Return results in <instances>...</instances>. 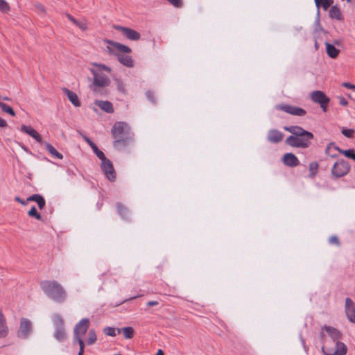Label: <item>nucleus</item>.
Here are the masks:
<instances>
[{
  "mask_svg": "<svg viewBox=\"0 0 355 355\" xmlns=\"http://www.w3.org/2000/svg\"><path fill=\"white\" fill-rule=\"evenodd\" d=\"M55 327L54 337L58 341H62L66 338V333L64 328V321L60 315L56 314L53 318Z\"/></svg>",
  "mask_w": 355,
  "mask_h": 355,
  "instance_id": "nucleus-7",
  "label": "nucleus"
},
{
  "mask_svg": "<svg viewBox=\"0 0 355 355\" xmlns=\"http://www.w3.org/2000/svg\"><path fill=\"white\" fill-rule=\"evenodd\" d=\"M302 343H303V345L305 344V342L304 341V340H302Z\"/></svg>",
  "mask_w": 355,
  "mask_h": 355,
  "instance_id": "nucleus-60",
  "label": "nucleus"
},
{
  "mask_svg": "<svg viewBox=\"0 0 355 355\" xmlns=\"http://www.w3.org/2000/svg\"><path fill=\"white\" fill-rule=\"evenodd\" d=\"M100 159L101 160V167L105 177L111 182L115 181L116 172L112 162L105 155Z\"/></svg>",
  "mask_w": 355,
  "mask_h": 355,
  "instance_id": "nucleus-8",
  "label": "nucleus"
},
{
  "mask_svg": "<svg viewBox=\"0 0 355 355\" xmlns=\"http://www.w3.org/2000/svg\"><path fill=\"white\" fill-rule=\"evenodd\" d=\"M331 153H336L334 150H331Z\"/></svg>",
  "mask_w": 355,
  "mask_h": 355,
  "instance_id": "nucleus-59",
  "label": "nucleus"
},
{
  "mask_svg": "<svg viewBox=\"0 0 355 355\" xmlns=\"http://www.w3.org/2000/svg\"><path fill=\"white\" fill-rule=\"evenodd\" d=\"M118 214L123 218L127 219L129 216V211L120 202L116 204Z\"/></svg>",
  "mask_w": 355,
  "mask_h": 355,
  "instance_id": "nucleus-30",
  "label": "nucleus"
},
{
  "mask_svg": "<svg viewBox=\"0 0 355 355\" xmlns=\"http://www.w3.org/2000/svg\"><path fill=\"white\" fill-rule=\"evenodd\" d=\"M284 129L292 134L285 141L287 145L292 147L308 148L313 139V135L311 132L304 130L300 126H284Z\"/></svg>",
  "mask_w": 355,
  "mask_h": 355,
  "instance_id": "nucleus-1",
  "label": "nucleus"
},
{
  "mask_svg": "<svg viewBox=\"0 0 355 355\" xmlns=\"http://www.w3.org/2000/svg\"><path fill=\"white\" fill-rule=\"evenodd\" d=\"M28 215L30 217L35 218L37 220H40L42 219L41 215L37 212L36 207L33 206L31 209L28 211Z\"/></svg>",
  "mask_w": 355,
  "mask_h": 355,
  "instance_id": "nucleus-35",
  "label": "nucleus"
},
{
  "mask_svg": "<svg viewBox=\"0 0 355 355\" xmlns=\"http://www.w3.org/2000/svg\"><path fill=\"white\" fill-rule=\"evenodd\" d=\"M331 150L338 151L340 153V150H343L338 146H336L334 142L329 143L325 149V154L331 158H336L338 157L336 153H331Z\"/></svg>",
  "mask_w": 355,
  "mask_h": 355,
  "instance_id": "nucleus-26",
  "label": "nucleus"
},
{
  "mask_svg": "<svg viewBox=\"0 0 355 355\" xmlns=\"http://www.w3.org/2000/svg\"><path fill=\"white\" fill-rule=\"evenodd\" d=\"M276 108L294 116H304L306 113V111L301 107L289 105H277Z\"/></svg>",
  "mask_w": 355,
  "mask_h": 355,
  "instance_id": "nucleus-14",
  "label": "nucleus"
},
{
  "mask_svg": "<svg viewBox=\"0 0 355 355\" xmlns=\"http://www.w3.org/2000/svg\"><path fill=\"white\" fill-rule=\"evenodd\" d=\"M156 355H164V352L162 349H159L156 354Z\"/></svg>",
  "mask_w": 355,
  "mask_h": 355,
  "instance_id": "nucleus-57",
  "label": "nucleus"
},
{
  "mask_svg": "<svg viewBox=\"0 0 355 355\" xmlns=\"http://www.w3.org/2000/svg\"><path fill=\"white\" fill-rule=\"evenodd\" d=\"M67 17L75 25H76L77 26L80 27L81 29L83 30H85L87 28L86 27V25L78 21V20H76L73 17H72L71 15L69 14H67Z\"/></svg>",
  "mask_w": 355,
  "mask_h": 355,
  "instance_id": "nucleus-36",
  "label": "nucleus"
},
{
  "mask_svg": "<svg viewBox=\"0 0 355 355\" xmlns=\"http://www.w3.org/2000/svg\"><path fill=\"white\" fill-rule=\"evenodd\" d=\"M0 108L2 112L7 113L12 116H15L16 115L15 111L10 106H9L8 105H7L3 102L0 103Z\"/></svg>",
  "mask_w": 355,
  "mask_h": 355,
  "instance_id": "nucleus-31",
  "label": "nucleus"
},
{
  "mask_svg": "<svg viewBox=\"0 0 355 355\" xmlns=\"http://www.w3.org/2000/svg\"><path fill=\"white\" fill-rule=\"evenodd\" d=\"M8 333V328L6 325V320L0 309V338H5Z\"/></svg>",
  "mask_w": 355,
  "mask_h": 355,
  "instance_id": "nucleus-23",
  "label": "nucleus"
},
{
  "mask_svg": "<svg viewBox=\"0 0 355 355\" xmlns=\"http://www.w3.org/2000/svg\"><path fill=\"white\" fill-rule=\"evenodd\" d=\"M26 201H34V202H35L37 204L38 207L40 209H44V207H45V205H46V202H45L44 198L41 195H40V194H33V195L29 196L26 199Z\"/></svg>",
  "mask_w": 355,
  "mask_h": 355,
  "instance_id": "nucleus-25",
  "label": "nucleus"
},
{
  "mask_svg": "<svg viewBox=\"0 0 355 355\" xmlns=\"http://www.w3.org/2000/svg\"><path fill=\"white\" fill-rule=\"evenodd\" d=\"M315 30H318L319 28L322 29L321 26H320V23L319 15H318V18H317V19L315 21Z\"/></svg>",
  "mask_w": 355,
  "mask_h": 355,
  "instance_id": "nucleus-50",
  "label": "nucleus"
},
{
  "mask_svg": "<svg viewBox=\"0 0 355 355\" xmlns=\"http://www.w3.org/2000/svg\"><path fill=\"white\" fill-rule=\"evenodd\" d=\"M340 153L343 154L348 158H351L354 160L355 158V152L353 149L340 150Z\"/></svg>",
  "mask_w": 355,
  "mask_h": 355,
  "instance_id": "nucleus-39",
  "label": "nucleus"
},
{
  "mask_svg": "<svg viewBox=\"0 0 355 355\" xmlns=\"http://www.w3.org/2000/svg\"><path fill=\"white\" fill-rule=\"evenodd\" d=\"M343 86L347 89H350L355 91V85L353 84H351L350 83H344L343 84Z\"/></svg>",
  "mask_w": 355,
  "mask_h": 355,
  "instance_id": "nucleus-47",
  "label": "nucleus"
},
{
  "mask_svg": "<svg viewBox=\"0 0 355 355\" xmlns=\"http://www.w3.org/2000/svg\"><path fill=\"white\" fill-rule=\"evenodd\" d=\"M318 168L319 164L317 162H312L309 164V168L311 177H314L317 174Z\"/></svg>",
  "mask_w": 355,
  "mask_h": 355,
  "instance_id": "nucleus-33",
  "label": "nucleus"
},
{
  "mask_svg": "<svg viewBox=\"0 0 355 355\" xmlns=\"http://www.w3.org/2000/svg\"><path fill=\"white\" fill-rule=\"evenodd\" d=\"M95 105L99 107L102 110L107 113L114 112V108L112 103L107 101H96Z\"/></svg>",
  "mask_w": 355,
  "mask_h": 355,
  "instance_id": "nucleus-22",
  "label": "nucleus"
},
{
  "mask_svg": "<svg viewBox=\"0 0 355 355\" xmlns=\"http://www.w3.org/2000/svg\"><path fill=\"white\" fill-rule=\"evenodd\" d=\"M329 16L331 19H335L338 21L343 19L342 13L338 6H332L329 11Z\"/></svg>",
  "mask_w": 355,
  "mask_h": 355,
  "instance_id": "nucleus-24",
  "label": "nucleus"
},
{
  "mask_svg": "<svg viewBox=\"0 0 355 355\" xmlns=\"http://www.w3.org/2000/svg\"><path fill=\"white\" fill-rule=\"evenodd\" d=\"M340 104L342 105H347L348 104V102L345 98L341 97L340 99Z\"/></svg>",
  "mask_w": 355,
  "mask_h": 355,
  "instance_id": "nucleus-54",
  "label": "nucleus"
},
{
  "mask_svg": "<svg viewBox=\"0 0 355 355\" xmlns=\"http://www.w3.org/2000/svg\"><path fill=\"white\" fill-rule=\"evenodd\" d=\"M146 96L147 97V98L153 103H156V101L154 98V94L153 92H151L150 91H147L146 93Z\"/></svg>",
  "mask_w": 355,
  "mask_h": 355,
  "instance_id": "nucleus-44",
  "label": "nucleus"
},
{
  "mask_svg": "<svg viewBox=\"0 0 355 355\" xmlns=\"http://www.w3.org/2000/svg\"><path fill=\"white\" fill-rule=\"evenodd\" d=\"M90 71L94 76L93 86L103 87L110 85V80L107 76L98 73L94 69H91Z\"/></svg>",
  "mask_w": 355,
  "mask_h": 355,
  "instance_id": "nucleus-11",
  "label": "nucleus"
},
{
  "mask_svg": "<svg viewBox=\"0 0 355 355\" xmlns=\"http://www.w3.org/2000/svg\"><path fill=\"white\" fill-rule=\"evenodd\" d=\"M15 200L23 205H26L27 204V202H28V201H26V200H25L20 198L19 196H16L15 198Z\"/></svg>",
  "mask_w": 355,
  "mask_h": 355,
  "instance_id": "nucleus-48",
  "label": "nucleus"
},
{
  "mask_svg": "<svg viewBox=\"0 0 355 355\" xmlns=\"http://www.w3.org/2000/svg\"><path fill=\"white\" fill-rule=\"evenodd\" d=\"M40 285L44 294L53 302L62 304L67 300V291L58 282L44 280Z\"/></svg>",
  "mask_w": 355,
  "mask_h": 355,
  "instance_id": "nucleus-2",
  "label": "nucleus"
},
{
  "mask_svg": "<svg viewBox=\"0 0 355 355\" xmlns=\"http://www.w3.org/2000/svg\"><path fill=\"white\" fill-rule=\"evenodd\" d=\"M159 304V302L157 301H154V300H152V301H149L147 302V305L148 306H156Z\"/></svg>",
  "mask_w": 355,
  "mask_h": 355,
  "instance_id": "nucleus-53",
  "label": "nucleus"
},
{
  "mask_svg": "<svg viewBox=\"0 0 355 355\" xmlns=\"http://www.w3.org/2000/svg\"><path fill=\"white\" fill-rule=\"evenodd\" d=\"M329 241L331 244L339 245L340 242L336 236H332L329 238Z\"/></svg>",
  "mask_w": 355,
  "mask_h": 355,
  "instance_id": "nucleus-45",
  "label": "nucleus"
},
{
  "mask_svg": "<svg viewBox=\"0 0 355 355\" xmlns=\"http://www.w3.org/2000/svg\"><path fill=\"white\" fill-rule=\"evenodd\" d=\"M36 8H37L39 10H40V11H42V12H46V8H45V7H44L42 4H40V3L37 4V5H36Z\"/></svg>",
  "mask_w": 355,
  "mask_h": 355,
  "instance_id": "nucleus-52",
  "label": "nucleus"
},
{
  "mask_svg": "<svg viewBox=\"0 0 355 355\" xmlns=\"http://www.w3.org/2000/svg\"><path fill=\"white\" fill-rule=\"evenodd\" d=\"M320 338L322 343V352H324L328 349V346H333L338 340H340L342 334L337 329L331 326L324 325L321 327Z\"/></svg>",
  "mask_w": 355,
  "mask_h": 355,
  "instance_id": "nucleus-4",
  "label": "nucleus"
},
{
  "mask_svg": "<svg viewBox=\"0 0 355 355\" xmlns=\"http://www.w3.org/2000/svg\"><path fill=\"white\" fill-rule=\"evenodd\" d=\"M341 132L346 137L352 138L354 134V130L353 129H347L345 128H343Z\"/></svg>",
  "mask_w": 355,
  "mask_h": 355,
  "instance_id": "nucleus-40",
  "label": "nucleus"
},
{
  "mask_svg": "<svg viewBox=\"0 0 355 355\" xmlns=\"http://www.w3.org/2000/svg\"><path fill=\"white\" fill-rule=\"evenodd\" d=\"M62 90L72 105H73L75 107H79L80 105L78 96L75 92L69 90L66 87H64Z\"/></svg>",
  "mask_w": 355,
  "mask_h": 355,
  "instance_id": "nucleus-19",
  "label": "nucleus"
},
{
  "mask_svg": "<svg viewBox=\"0 0 355 355\" xmlns=\"http://www.w3.org/2000/svg\"><path fill=\"white\" fill-rule=\"evenodd\" d=\"M114 28L120 31L125 37L130 40L137 41L141 37L140 34L137 31L130 28L115 25L114 26Z\"/></svg>",
  "mask_w": 355,
  "mask_h": 355,
  "instance_id": "nucleus-12",
  "label": "nucleus"
},
{
  "mask_svg": "<svg viewBox=\"0 0 355 355\" xmlns=\"http://www.w3.org/2000/svg\"><path fill=\"white\" fill-rule=\"evenodd\" d=\"M103 332L105 335L109 336H115L116 335V329L114 327H107L104 328Z\"/></svg>",
  "mask_w": 355,
  "mask_h": 355,
  "instance_id": "nucleus-38",
  "label": "nucleus"
},
{
  "mask_svg": "<svg viewBox=\"0 0 355 355\" xmlns=\"http://www.w3.org/2000/svg\"><path fill=\"white\" fill-rule=\"evenodd\" d=\"M115 83L118 91L122 94H125V88L123 81L120 79L116 78Z\"/></svg>",
  "mask_w": 355,
  "mask_h": 355,
  "instance_id": "nucleus-37",
  "label": "nucleus"
},
{
  "mask_svg": "<svg viewBox=\"0 0 355 355\" xmlns=\"http://www.w3.org/2000/svg\"><path fill=\"white\" fill-rule=\"evenodd\" d=\"M0 10L4 12H7L10 10V6L5 0H0Z\"/></svg>",
  "mask_w": 355,
  "mask_h": 355,
  "instance_id": "nucleus-41",
  "label": "nucleus"
},
{
  "mask_svg": "<svg viewBox=\"0 0 355 355\" xmlns=\"http://www.w3.org/2000/svg\"><path fill=\"white\" fill-rule=\"evenodd\" d=\"M1 98L3 101H10L11 100V98L8 96H3V97H1Z\"/></svg>",
  "mask_w": 355,
  "mask_h": 355,
  "instance_id": "nucleus-55",
  "label": "nucleus"
},
{
  "mask_svg": "<svg viewBox=\"0 0 355 355\" xmlns=\"http://www.w3.org/2000/svg\"><path fill=\"white\" fill-rule=\"evenodd\" d=\"M20 130L33 138L38 143L43 144L41 135L33 127L30 125H22L21 126Z\"/></svg>",
  "mask_w": 355,
  "mask_h": 355,
  "instance_id": "nucleus-16",
  "label": "nucleus"
},
{
  "mask_svg": "<svg viewBox=\"0 0 355 355\" xmlns=\"http://www.w3.org/2000/svg\"><path fill=\"white\" fill-rule=\"evenodd\" d=\"M282 161L286 166L289 167H295L300 164L298 158L291 153H286L282 158Z\"/></svg>",
  "mask_w": 355,
  "mask_h": 355,
  "instance_id": "nucleus-18",
  "label": "nucleus"
},
{
  "mask_svg": "<svg viewBox=\"0 0 355 355\" xmlns=\"http://www.w3.org/2000/svg\"><path fill=\"white\" fill-rule=\"evenodd\" d=\"M315 6L318 8V15L320 14V6H322V0H314Z\"/></svg>",
  "mask_w": 355,
  "mask_h": 355,
  "instance_id": "nucleus-49",
  "label": "nucleus"
},
{
  "mask_svg": "<svg viewBox=\"0 0 355 355\" xmlns=\"http://www.w3.org/2000/svg\"><path fill=\"white\" fill-rule=\"evenodd\" d=\"M333 0H322V7L324 10L327 9L333 4Z\"/></svg>",
  "mask_w": 355,
  "mask_h": 355,
  "instance_id": "nucleus-42",
  "label": "nucleus"
},
{
  "mask_svg": "<svg viewBox=\"0 0 355 355\" xmlns=\"http://www.w3.org/2000/svg\"><path fill=\"white\" fill-rule=\"evenodd\" d=\"M140 296H142V295H135V296L131 297H130L129 299L126 300V301H128V300H130L136 299V298H137V297H140Z\"/></svg>",
  "mask_w": 355,
  "mask_h": 355,
  "instance_id": "nucleus-56",
  "label": "nucleus"
},
{
  "mask_svg": "<svg viewBox=\"0 0 355 355\" xmlns=\"http://www.w3.org/2000/svg\"><path fill=\"white\" fill-rule=\"evenodd\" d=\"M105 42L112 46L114 48H115L120 52L130 53L132 51L131 49L129 46L122 44L121 43L114 42L110 40H105Z\"/></svg>",
  "mask_w": 355,
  "mask_h": 355,
  "instance_id": "nucleus-20",
  "label": "nucleus"
},
{
  "mask_svg": "<svg viewBox=\"0 0 355 355\" xmlns=\"http://www.w3.org/2000/svg\"><path fill=\"white\" fill-rule=\"evenodd\" d=\"M284 135L277 129H271L268 131L267 139L270 143L277 144L282 141Z\"/></svg>",
  "mask_w": 355,
  "mask_h": 355,
  "instance_id": "nucleus-17",
  "label": "nucleus"
},
{
  "mask_svg": "<svg viewBox=\"0 0 355 355\" xmlns=\"http://www.w3.org/2000/svg\"><path fill=\"white\" fill-rule=\"evenodd\" d=\"M93 65L97 67L98 68V71L104 70L108 72H110L111 69L109 67H107L105 64L93 63Z\"/></svg>",
  "mask_w": 355,
  "mask_h": 355,
  "instance_id": "nucleus-43",
  "label": "nucleus"
},
{
  "mask_svg": "<svg viewBox=\"0 0 355 355\" xmlns=\"http://www.w3.org/2000/svg\"><path fill=\"white\" fill-rule=\"evenodd\" d=\"M111 131L114 139L115 146H125L133 140V135L130 132V128L125 122H116Z\"/></svg>",
  "mask_w": 355,
  "mask_h": 355,
  "instance_id": "nucleus-3",
  "label": "nucleus"
},
{
  "mask_svg": "<svg viewBox=\"0 0 355 355\" xmlns=\"http://www.w3.org/2000/svg\"><path fill=\"white\" fill-rule=\"evenodd\" d=\"M326 49L327 53L330 58H335L338 56L339 50L337 49L333 44L327 42Z\"/></svg>",
  "mask_w": 355,
  "mask_h": 355,
  "instance_id": "nucleus-29",
  "label": "nucleus"
},
{
  "mask_svg": "<svg viewBox=\"0 0 355 355\" xmlns=\"http://www.w3.org/2000/svg\"><path fill=\"white\" fill-rule=\"evenodd\" d=\"M107 51L110 53V54H112L114 53H113V51L112 50V49L109 46H107Z\"/></svg>",
  "mask_w": 355,
  "mask_h": 355,
  "instance_id": "nucleus-58",
  "label": "nucleus"
},
{
  "mask_svg": "<svg viewBox=\"0 0 355 355\" xmlns=\"http://www.w3.org/2000/svg\"><path fill=\"white\" fill-rule=\"evenodd\" d=\"M345 313L348 320L355 323V304L349 297L345 300Z\"/></svg>",
  "mask_w": 355,
  "mask_h": 355,
  "instance_id": "nucleus-15",
  "label": "nucleus"
},
{
  "mask_svg": "<svg viewBox=\"0 0 355 355\" xmlns=\"http://www.w3.org/2000/svg\"><path fill=\"white\" fill-rule=\"evenodd\" d=\"M96 340H97V336H96L95 331L94 329H90L89 331L88 338L86 340L87 344L89 345H92L94 343H95Z\"/></svg>",
  "mask_w": 355,
  "mask_h": 355,
  "instance_id": "nucleus-32",
  "label": "nucleus"
},
{
  "mask_svg": "<svg viewBox=\"0 0 355 355\" xmlns=\"http://www.w3.org/2000/svg\"><path fill=\"white\" fill-rule=\"evenodd\" d=\"M310 98L312 101L320 105L323 112L327 111L329 98L323 92L319 90L313 91L311 93Z\"/></svg>",
  "mask_w": 355,
  "mask_h": 355,
  "instance_id": "nucleus-9",
  "label": "nucleus"
},
{
  "mask_svg": "<svg viewBox=\"0 0 355 355\" xmlns=\"http://www.w3.org/2000/svg\"><path fill=\"white\" fill-rule=\"evenodd\" d=\"M347 351V346L340 340L335 343L333 346H328V349L324 352V355H346Z\"/></svg>",
  "mask_w": 355,
  "mask_h": 355,
  "instance_id": "nucleus-10",
  "label": "nucleus"
},
{
  "mask_svg": "<svg viewBox=\"0 0 355 355\" xmlns=\"http://www.w3.org/2000/svg\"><path fill=\"white\" fill-rule=\"evenodd\" d=\"M85 140L92 148L94 153L99 159H102L104 157L105 154L103 153V152L99 150L97 146L89 138L85 137Z\"/></svg>",
  "mask_w": 355,
  "mask_h": 355,
  "instance_id": "nucleus-28",
  "label": "nucleus"
},
{
  "mask_svg": "<svg viewBox=\"0 0 355 355\" xmlns=\"http://www.w3.org/2000/svg\"><path fill=\"white\" fill-rule=\"evenodd\" d=\"M115 55L116 56L119 62L123 65L128 67H133V60L131 56L122 53H116Z\"/></svg>",
  "mask_w": 355,
  "mask_h": 355,
  "instance_id": "nucleus-21",
  "label": "nucleus"
},
{
  "mask_svg": "<svg viewBox=\"0 0 355 355\" xmlns=\"http://www.w3.org/2000/svg\"><path fill=\"white\" fill-rule=\"evenodd\" d=\"M348 2H349L351 0H347Z\"/></svg>",
  "mask_w": 355,
  "mask_h": 355,
  "instance_id": "nucleus-61",
  "label": "nucleus"
},
{
  "mask_svg": "<svg viewBox=\"0 0 355 355\" xmlns=\"http://www.w3.org/2000/svg\"><path fill=\"white\" fill-rule=\"evenodd\" d=\"M32 331L31 322L27 318H21L20 321L19 329L17 335L19 338H26Z\"/></svg>",
  "mask_w": 355,
  "mask_h": 355,
  "instance_id": "nucleus-13",
  "label": "nucleus"
},
{
  "mask_svg": "<svg viewBox=\"0 0 355 355\" xmlns=\"http://www.w3.org/2000/svg\"><path fill=\"white\" fill-rule=\"evenodd\" d=\"M350 165L343 159H338L333 165L331 173L333 178H339L345 176L350 171Z\"/></svg>",
  "mask_w": 355,
  "mask_h": 355,
  "instance_id": "nucleus-5",
  "label": "nucleus"
},
{
  "mask_svg": "<svg viewBox=\"0 0 355 355\" xmlns=\"http://www.w3.org/2000/svg\"><path fill=\"white\" fill-rule=\"evenodd\" d=\"M44 145L46 150L54 157L58 158L59 159H62L63 158V155L59 153L50 143L44 142Z\"/></svg>",
  "mask_w": 355,
  "mask_h": 355,
  "instance_id": "nucleus-27",
  "label": "nucleus"
},
{
  "mask_svg": "<svg viewBox=\"0 0 355 355\" xmlns=\"http://www.w3.org/2000/svg\"><path fill=\"white\" fill-rule=\"evenodd\" d=\"M7 126V122L3 118L0 117V128H6Z\"/></svg>",
  "mask_w": 355,
  "mask_h": 355,
  "instance_id": "nucleus-51",
  "label": "nucleus"
},
{
  "mask_svg": "<svg viewBox=\"0 0 355 355\" xmlns=\"http://www.w3.org/2000/svg\"><path fill=\"white\" fill-rule=\"evenodd\" d=\"M124 337L127 339L132 338L134 335V329L132 327H126L122 329Z\"/></svg>",
  "mask_w": 355,
  "mask_h": 355,
  "instance_id": "nucleus-34",
  "label": "nucleus"
},
{
  "mask_svg": "<svg viewBox=\"0 0 355 355\" xmlns=\"http://www.w3.org/2000/svg\"><path fill=\"white\" fill-rule=\"evenodd\" d=\"M89 326V320L88 318H83L76 324L73 330V344L80 342V340H83Z\"/></svg>",
  "mask_w": 355,
  "mask_h": 355,
  "instance_id": "nucleus-6",
  "label": "nucleus"
},
{
  "mask_svg": "<svg viewBox=\"0 0 355 355\" xmlns=\"http://www.w3.org/2000/svg\"><path fill=\"white\" fill-rule=\"evenodd\" d=\"M80 346V350L78 352V355H83L84 352V342L83 340H80V342H76Z\"/></svg>",
  "mask_w": 355,
  "mask_h": 355,
  "instance_id": "nucleus-46",
  "label": "nucleus"
}]
</instances>
